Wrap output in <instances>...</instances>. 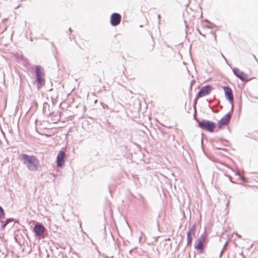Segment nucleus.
Returning <instances> with one entry per match:
<instances>
[{
    "instance_id": "6e6552de",
    "label": "nucleus",
    "mask_w": 258,
    "mask_h": 258,
    "mask_svg": "<svg viewBox=\"0 0 258 258\" xmlns=\"http://www.w3.org/2000/svg\"><path fill=\"white\" fill-rule=\"evenodd\" d=\"M205 242V237L203 235L196 240L195 244V248L201 252L204 249V243Z\"/></svg>"
},
{
    "instance_id": "20e7f679",
    "label": "nucleus",
    "mask_w": 258,
    "mask_h": 258,
    "mask_svg": "<svg viewBox=\"0 0 258 258\" xmlns=\"http://www.w3.org/2000/svg\"><path fill=\"white\" fill-rule=\"evenodd\" d=\"M231 119V115L229 113L225 114L218 122L217 131H219L228 125Z\"/></svg>"
},
{
    "instance_id": "2eb2a0df",
    "label": "nucleus",
    "mask_w": 258,
    "mask_h": 258,
    "mask_svg": "<svg viewBox=\"0 0 258 258\" xmlns=\"http://www.w3.org/2000/svg\"><path fill=\"white\" fill-rule=\"evenodd\" d=\"M213 37H214V40H215V42H217L216 35L215 34V33H214L213 34Z\"/></svg>"
},
{
    "instance_id": "9d476101",
    "label": "nucleus",
    "mask_w": 258,
    "mask_h": 258,
    "mask_svg": "<svg viewBox=\"0 0 258 258\" xmlns=\"http://www.w3.org/2000/svg\"><path fill=\"white\" fill-rule=\"evenodd\" d=\"M195 225H193L188 230L187 233V245H190L192 241V236L195 235Z\"/></svg>"
},
{
    "instance_id": "dca6fc26",
    "label": "nucleus",
    "mask_w": 258,
    "mask_h": 258,
    "mask_svg": "<svg viewBox=\"0 0 258 258\" xmlns=\"http://www.w3.org/2000/svg\"><path fill=\"white\" fill-rule=\"evenodd\" d=\"M152 48H153L154 46V43L152 39Z\"/></svg>"
},
{
    "instance_id": "0eeeda50",
    "label": "nucleus",
    "mask_w": 258,
    "mask_h": 258,
    "mask_svg": "<svg viewBox=\"0 0 258 258\" xmlns=\"http://www.w3.org/2000/svg\"><path fill=\"white\" fill-rule=\"evenodd\" d=\"M66 157V155L64 152L60 151L57 154L56 159L57 165L58 167H61L63 166Z\"/></svg>"
},
{
    "instance_id": "f257e3e1",
    "label": "nucleus",
    "mask_w": 258,
    "mask_h": 258,
    "mask_svg": "<svg viewBox=\"0 0 258 258\" xmlns=\"http://www.w3.org/2000/svg\"><path fill=\"white\" fill-rule=\"evenodd\" d=\"M20 159L29 170L37 171L38 170L39 162L35 156L22 154L20 155Z\"/></svg>"
},
{
    "instance_id": "6ab92c4d",
    "label": "nucleus",
    "mask_w": 258,
    "mask_h": 258,
    "mask_svg": "<svg viewBox=\"0 0 258 258\" xmlns=\"http://www.w3.org/2000/svg\"><path fill=\"white\" fill-rule=\"evenodd\" d=\"M81 43L83 44V40H81Z\"/></svg>"
},
{
    "instance_id": "9b49d317",
    "label": "nucleus",
    "mask_w": 258,
    "mask_h": 258,
    "mask_svg": "<svg viewBox=\"0 0 258 258\" xmlns=\"http://www.w3.org/2000/svg\"><path fill=\"white\" fill-rule=\"evenodd\" d=\"M234 75L242 81H246L248 80V76L244 73L240 71L238 69L233 70Z\"/></svg>"
},
{
    "instance_id": "7ed1b4c3",
    "label": "nucleus",
    "mask_w": 258,
    "mask_h": 258,
    "mask_svg": "<svg viewBox=\"0 0 258 258\" xmlns=\"http://www.w3.org/2000/svg\"><path fill=\"white\" fill-rule=\"evenodd\" d=\"M199 126L210 132H213L216 128V124L214 122L208 120H202L199 122Z\"/></svg>"
},
{
    "instance_id": "39448f33",
    "label": "nucleus",
    "mask_w": 258,
    "mask_h": 258,
    "mask_svg": "<svg viewBox=\"0 0 258 258\" xmlns=\"http://www.w3.org/2000/svg\"><path fill=\"white\" fill-rule=\"evenodd\" d=\"M213 90V87L210 85H207L201 88V89L199 91L196 98L198 99L199 98H202L206 96L209 95L210 94L211 92Z\"/></svg>"
},
{
    "instance_id": "423d86ee",
    "label": "nucleus",
    "mask_w": 258,
    "mask_h": 258,
    "mask_svg": "<svg viewBox=\"0 0 258 258\" xmlns=\"http://www.w3.org/2000/svg\"><path fill=\"white\" fill-rule=\"evenodd\" d=\"M121 16L118 13H113L110 17V23L113 26L118 25L121 22Z\"/></svg>"
},
{
    "instance_id": "f03ea898",
    "label": "nucleus",
    "mask_w": 258,
    "mask_h": 258,
    "mask_svg": "<svg viewBox=\"0 0 258 258\" xmlns=\"http://www.w3.org/2000/svg\"><path fill=\"white\" fill-rule=\"evenodd\" d=\"M35 72L38 87L40 88L45 85V74L43 69L39 66L36 67Z\"/></svg>"
},
{
    "instance_id": "ddd939ff",
    "label": "nucleus",
    "mask_w": 258,
    "mask_h": 258,
    "mask_svg": "<svg viewBox=\"0 0 258 258\" xmlns=\"http://www.w3.org/2000/svg\"><path fill=\"white\" fill-rule=\"evenodd\" d=\"M5 216V212L3 209L0 206V218H4Z\"/></svg>"
},
{
    "instance_id": "4468645a",
    "label": "nucleus",
    "mask_w": 258,
    "mask_h": 258,
    "mask_svg": "<svg viewBox=\"0 0 258 258\" xmlns=\"http://www.w3.org/2000/svg\"><path fill=\"white\" fill-rule=\"evenodd\" d=\"M10 220V219H7L5 222V224H3V228H5L6 227V226H7V225L9 223Z\"/></svg>"
},
{
    "instance_id": "1a4fd4ad",
    "label": "nucleus",
    "mask_w": 258,
    "mask_h": 258,
    "mask_svg": "<svg viewBox=\"0 0 258 258\" xmlns=\"http://www.w3.org/2000/svg\"><path fill=\"white\" fill-rule=\"evenodd\" d=\"M226 98L232 103L233 102V95L232 89L227 86L223 87Z\"/></svg>"
},
{
    "instance_id": "f8f14e48",
    "label": "nucleus",
    "mask_w": 258,
    "mask_h": 258,
    "mask_svg": "<svg viewBox=\"0 0 258 258\" xmlns=\"http://www.w3.org/2000/svg\"><path fill=\"white\" fill-rule=\"evenodd\" d=\"M45 228L41 224H37L34 226V231L37 236H41L44 232Z\"/></svg>"
},
{
    "instance_id": "a211bd4d",
    "label": "nucleus",
    "mask_w": 258,
    "mask_h": 258,
    "mask_svg": "<svg viewBox=\"0 0 258 258\" xmlns=\"http://www.w3.org/2000/svg\"><path fill=\"white\" fill-rule=\"evenodd\" d=\"M220 55H221L222 57H224V55H223V54H222V53H220Z\"/></svg>"
},
{
    "instance_id": "f3484780",
    "label": "nucleus",
    "mask_w": 258,
    "mask_h": 258,
    "mask_svg": "<svg viewBox=\"0 0 258 258\" xmlns=\"http://www.w3.org/2000/svg\"><path fill=\"white\" fill-rule=\"evenodd\" d=\"M80 43H81V42H79L78 44L79 45L80 47H81V46L80 45Z\"/></svg>"
}]
</instances>
